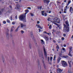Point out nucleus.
<instances>
[{
	"label": "nucleus",
	"mask_w": 73,
	"mask_h": 73,
	"mask_svg": "<svg viewBox=\"0 0 73 73\" xmlns=\"http://www.w3.org/2000/svg\"><path fill=\"white\" fill-rule=\"evenodd\" d=\"M12 24L13 25H15V22H12Z\"/></svg>",
	"instance_id": "nucleus-35"
},
{
	"label": "nucleus",
	"mask_w": 73,
	"mask_h": 73,
	"mask_svg": "<svg viewBox=\"0 0 73 73\" xmlns=\"http://www.w3.org/2000/svg\"><path fill=\"white\" fill-rule=\"evenodd\" d=\"M64 2H65V3H66V0L64 1Z\"/></svg>",
	"instance_id": "nucleus-57"
},
{
	"label": "nucleus",
	"mask_w": 73,
	"mask_h": 73,
	"mask_svg": "<svg viewBox=\"0 0 73 73\" xmlns=\"http://www.w3.org/2000/svg\"><path fill=\"white\" fill-rule=\"evenodd\" d=\"M64 32H68L69 31V28L67 27L65 24L64 25Z\"/></svg>",
	"instance_id": "nucleus-3"
},
{
	"label": "nucleus",
	"mask_w": 73,
	"mask_h": 73,
	"mask_svg": "<svg viewBox=\"0 0 73 73\" xmlns=\"http://www.w3.org/2000/svg\"><path fill=\"white\" fill-rule=\"evenodd\" d=\"M41 8H42V6L38 7V9H40L41 10Z\"/></svg>",
	"instance_id": "nucleus-28"
},
{
	"label": "nucleus",
	"mask_w": 73,
	"mask_h": 73,
	"mask_svg": "<svg viewBox=\"0 0 73 73\" xmlns=\"http://www.w3.org/2000/svg\"><path fill=\"white\" fill-rule=\"evenodd\" d=\"M66 9H67L66 8H64V11H66Z\"/></svg>",
	"instance_id": "nucleus-47"
},
{
	"label": "nucleus",
	"mask_w": 73,
	"mask_h": 73,
	"mask_svg": "<svg viewBox=\"0 0 73 73\" xmlns=\"http://www.w3.org/2000/svg\"><path fill=\"white\" fill-rule=\"evenodd\" d=\"M62 64L64 67H66L68 65L67 63H66V62L64 61H62Z\"/></svg>",
	"instance_id": "nucleus-4"
},
{
	"label": "nucleus",
	"mask_w": 73,
	"mask_h": 73,
	"mask_svg": "<svg viewBox=\"0 0 73 73\" xmlns=\"http://www.w3.org/2000/svg\"><path fill=\"white\" fill-rule=\"evenodd\" d=\"M71 3V1L70 0H68V3L67 4V5H69Z\"/></svg>",
	"instance_id": "nucleus-17"
},
{
	"label": "nucleus",
	"mask_w": 73,
	"mask_h": 73,
	"mask_svg": "<svg viewBox=\"0 0 73 73\" xmlns=\"http://www.w3.org/2000/svg\"><path fill=\"white\" fill-rule=\"evenodd\" d=\"M2 14V13L1 12V11H0V15H1Z\"/></svg>",
	"instance_id": "nucleus-53"
},
{
	"label": "nucleus",
	"mask_w": 73,
	"mask_h": 73,
	"mask_svg": "<svg viewBox=\"0 0 73 73\" xmlns=\"http://www.w3.org/2000/svg\"><path fill=\"white\" fill-rule=\"evenodd\" d=\"M63 35L64 37H65V36H66V34H64Z\"/></svg>",
	"instance_id": "nucleus-43"
},
{
	"label": "nucleus",
	"mask_w": 73,
	"mask_h": 73,
	"mask_svg": "<svg viewBox=\"0 0 73 73\" xmlns=\"http://www.w3.org/2000/svg\"><path fill=\"white\" fill-rule=\"evenodd\" d=\"M29 47L30 48V49H31V48H32V45H31V44H29Z\"/></svg>",
	"instance_id": "nucleus-27"
},
{
	"label": "nucleus",
	"mask_w": 73,
	"mask_h": 73,
	"mask_svg": "<svg viewBox=\"0 0 73 73\" xmlns=\"http://www.w3.org/2000/svg\"><path fill=\"white\" fill-rule=\"evenodd\" d=\"M54 20L55 21H58V20L59 21H60V19L58 18L57 17H56L54 19Z\"/></svg>",
	"instance_id": "nucleus-13"
},
{
	"label": "nucleus",
	"mask_w": 73,
	"mask_h": 73,
	"mask_svg": "<svg viewBox=\"0 0 73 73\" xmlns=\"http://www.w3.org/2000/svg\"><path fill=\"white\" fill-rule=\"evenodd\" d=\"M39 56L40 58H41L42 62H44V55H43V53L41 51H38Z\"/></svg>",
	"instance_id": "nucleus-2"
},
{
	"label": "nucleus",
	"mask_w": 73,
	"mask_h": 73,
	"mask_svg": "<svg viewBox=\"0 0 73 73\" xmlns=\"http://www.w3.org/2000/svg\"><path fill=\"white\" fill-rule=\"evenodd\" d=\"M44 1L45 3H46V4H48V3H49L50 1L48 0H44Z\"/></svg>",
	"instance_id": "nucleus-10"
},
{
	"label": "nucleus",
	"mask_w": 73,
	"mask_h": 73,
	"mask_svg": "<svg viewBox=\"0 0 73 73\" xmlns=\"http://www.w3.org/2000/svg\"><path fill=\"white\" fill-rule=\"evenodd\" d=\"M7 12L9 13H11V10H9Z\"/></svg>",
	"instance_id": "nucleus-32"
},
{
	"label": "nucleus",
	"mask_w": 73,
	"mask_h": 73,
	"mask_svg": "<svg viewBox=\"0 0 73 73\" xmlns=\"http://www.w3.org/2000/svg\"><path fill=\"white\" fill-rule=\"evenodd\" d=\"M21 33H22V34H23V33H24V31H23L22 30L21 31Z\"/></svg>",
	"instance_id": "nucleus-33"
},
{
	"label": "nucleus",
	"mask_w": 73,
	"mask_h": 73,
	"mask_svg": "<svg viewBox=\"0 0 73 73\" xmlns=\"http://www.w3.org/2000/svg\"><path fill=\"white\" fill-rule=\"evenodd\" d=\"M51 12H52V11H49L48 13H50Z\"/></svg>",
	"instance_id": "nucleus-54"
},
{
	"label": "nucleus",
	"mask_w": 73,
	"mask_h": 73,
	"mask_svg": "<svg viewBox=\"0 0 73 73\" xmlns=\"http://www.w3.org/2000/svg\"><path fill=\"white\" fill-rule=\"evenodd\" d=\"M71 62H72L71 61H70H70H69V60L68 61V63L69 64V66L70 68H71V66H72V64H71V63H71Z\"/></svg>",
	"instance_id": "nucleus-9"
},
{
	"label": "nucleus",
	"mask_w": 73,
	"mask_h": 73,
	"mask_svg": "<svg viewBox=\"0 0 73 73\" xmlns=\"http://www.w3.org/2000/svg\"><path fill=\"white\" fill-rule=\"evenodd\" d=\"M19 24H21V28H23V27H25V26H26V25H24L23 24L21 23H20Z\"/></svg>",
	"instance_id": "nucleus-11"
},
{
	"label": "nucleus",
	"mask_w": 73,
	"mask_h": 73,
	"mask_svg": "<svg viewBox=\"0 0 73 73\" xmlns=\"http://www.w3.org/2000/svg\"><path fill=\"white\" fill-rule=\"evenodd\" d=\"M60 60H61V58H60V57H59L58 58L57 62V63H59V62H60Z\"/></svg>",
	"instance_id": "nucleus-14"
},
{
	"label": "nucleus",
	"mask_w": 73,
	"mask_h": 73,
	"mask_svg": "<svg viewBox=\"0 0 73 73\" xmlns=\"http://www.w3.org/2000/svg\"><path fill=\"white\" fill-rule=\"evenodd\" d=\"M65 8H66L67 9V8H68V6H66Z\"/></svg>",
	"instance_id": "nucleus-56"
},
{
	"label": "nucleus",
	"mask_w": 73,
	"mask_h": 73,
	"mask_svg": "<svg viewBox=\"0 0 73 73\" xmlns=\"http://www.w3.org/2000/svg\"><path fill=\"white\" fill-rule=\"evenodd\" d=\"M64 58H68V56H63Z\"/></svg>",
	"instance_id": "nucleus-29"
},
{
	"label": "nucleus",
	"mask_w": 73,
	"mask_h": 73,
	"mask_svg": "<svg viewBox=\"0 0 73 73\" xmlns=\"http://www.w3.org/2000/svg\"><path fill=\"white\" fill-rule=\"evenodd\" d=\"M10 18H11V20H12V17H10Z\"/></svg>",
	"instance_id": "nucleus-55"
},
{
	"label": "nucleus",
	"mask_w": 73,
	"mask_h": 73,
	"mask_svg": "<svg viewBox=\"0 0 73 73\" xmlns=\"http://www.w3.org/2000/svg\"><path fill=\"white\" fill-rule=\"evenodd\" d=\"M38 30H39V32H40L41 31V29H38Z\"/></svg>",
	"instance_id": "nucleus-51"
},
{
	"label": "nucleus",
	"mask_w": 73,
	"mask_h": 73,
	"mask_svg": "<svg viewBox=\"0 0 73 73\" xmlns=\"http://www.w3.org/2000/svg\"><path fill=\"white\" fill-rule=\"evenodd\" d=\"M59 29H61V27H59Z\"/></svg>",
	"instance_id": "nucleus-59"
},
{
	"label": "nucleus",
	"mask_w": 73,
	"mask_h": 73,
	"mask_svg": "<svg viewBox=\"0 0 73 73\" xmlns=\"http://www.w3.org/2000/svg\"><path fill=\"white\" fill-rule=\"evenodd\" d=\"M71 38H73V35L72 36Z\"/></svg>",
	"instance_id": "nucleus-63"
},
{
	"label": "nucleus",
	"mask_w": 73,
	"mask_h": 73,
	"mask_svg": "<svg viewBox=\"0 0 73 73\" xmlns=\"http://www.w3.org/2000/svg\"><path fill=\"white\" fill-rule=\"evenodd\" d=\"M57 72L58 73H60V72H62V70L61 69L58 68L57 69Z\"/></svg>",
	"instance_id": "nucleus-8"
},
{
	"label": "nucleus",
	"mask_w": 73,
	"mask_h": 73,
	"mask_svg": "<svg viewBox=\"0 0 73 73\" xmlns=\"http://www.w3.org/2000/svg\"><path fill=\"white\" fill-rule=\"evenodd\" d=\"M55 22H56V23H58V24H60V20L59 19V21L58 20V21H53L52 22V23H54V24H55L56 25H57V23H55Z\"/></svg>",
	"instance_id": "nucleus-7"
},
{
	"label": "nucleus",
	"mask_w": 73,
	"mask_h": 73,
	"mask_svg": "<svg viewBox=\"0 0 73 73\" xmlns=\"http://www.w3.org/2000/svg\"><path fill=\"white\" fill-rule=\"evenodd\" d=\"M62 40H64V38L62 37Z\"/></svg>",
	"instance_id": "nucleus-50"
},
{
	"label": "nucleus",
	"mask_w": 73,
	"mask_h": 73,
	"mask_svg": "<svg viewBox=\"0 0 73 73\" xmlns=\"http://www.w3.org/2000/svg\"><path fill=\"white\" fill-rule=\"evenodd\" d=\"M13 28H14V27H13V26L11 29V32H12L13 31Z\"/></svg>",
	"instance_id": "nucleus-23"
},
{
	"label": "nucleus",
	"mask_w": 73,
	"mask_h": 73,
	"mask_svg": "<svg viewBox=\"0 0 73 73\" xmlns=\"http://www.w3.org/2000/svg\"><path fill=\"white\" fill-rule=\"evenodd\" d=\"M53 42H56V41H55V40H53Z\"/></svg>",
	"instance_id": "nucleus-58"
},
{
	"label": "nucleus",
	"mask_w": 73,
	"mask_h": 73,
	"mask_svg": "<svg viewBox=\"0 0 73 73\" xmlns=\"http://www.w3.org/2000/svg\"><path fill=\"white\" fill-rule=\"evenodd\" d=\"M66 24L68 27H69V23H68V21H66Z\"/></svg>",
	"instance_id": "nucleus-18"
},
{
	"label": "nucleus",
	"mask_w": 73,
	"mask_h": 73,
	"mask_svg": "<svg viewBox=\"0 0 73 73\" xmlns=\"http://www.w3.org/2000/svg\"><path fill=\"white\" fill-rule=\"evenodd\" d=\"M31 16H33V13H31Z\"/></svg>",
	"instance_id": "nucleus-48"
},
{
	"label": "nucleus",
	"mask_w": 73,
	"mask_h": 73,
	"mask_svg": "<svg viewBox=\"0 0 73 73\" xmlns=\"http://www.w3.org/2000/svg\"><path fill=\"white\" fill-rule=\"evenodd\" d=\"M56 49H59V47L57 45V46L56 47Z\"/></svg>",
	"instance_id": "nucleus-40"
},
{
	"label": "nucleus",
	"mask_w": 73,
	"mask_h": 73,
	"mask_svg": "<svg viewBox=\"0 0 73 73\" xmlns=\"http://www.w3.org/2000/svg\"><path fill=\"white\" fill-rule=\"evenodd\" d=\"M9 7H10V8H11V9H12V6H11V5H9Z\"/></svg>",
	"instance_id": "nucleus-44"
},
{
	"label": "nucleus",
	"mask_w": 73,
	"mask_h": 73,
	"mask_svg": "<svg viewBox=\"0 0 73 73\" xmlns=\"http://www.w3.org/2000/svg\"><path fill=\"white\" fill-rule=\"evenodd\" d=\"M15 9H19V5H17V6L15 7Z\"/></svg>",
	"instance_id": "nucleus-19"
},
{
	"label": "nucleus",
	"mask_w": 73,
	"mask_h": 73,
	"mask_svg": "<svg viewBox=\"0 0 73 73\" xmlns=\"http://www.w3.org/2000/svg\"><path fill=\"white\" fill-rule=\"evenodd\" d=\"M68 55H69V56H72V55H71V54H70V53H69L68 54Z\"/></svg>",
	"instance_id": "nucleus-49"
},
{
	"label": "nucleus",
	"mask_w": 73,
	"mask_h": 73,
	"mask_svg": "<svg viewBox=\"0 0 73 73\" xmlns=\"http://www.w3.org/2000/svg\"><path fill=\"white\" fill-rule=\"evenodd\" d=\"M4 11V9L3 8L1 9V11L2 12H3Z\"/></svg>",
	"instance_id": "nucleus-37"
},
{
	"label": "nucleus",
	"mask_w": 73,
	"mask_h": 73,
	"mask_svg": "<svg viewBox=\"0 0 73 73\" xmlns=\"http://www.w3.org/2000/svg\"><path fill=\"white\" fill-rule=\"evenodd\" d=\"M52 59H53V57H50V61H52Z\"/></svg>",
	"instance_id": "nucleus-31"
},
{
	"label": "nucleus",
	"mask_w": 73,
	"mask_h": 73,
	"mask_svg": "<svg viewBox=\"0 0 73 73\" xmlns=\"http://www.w3.org/2000/svg\"><path fill=\"white\" fill-rule=\"evenodd\" d=\"M64 13H66V11H64Z\"/></svg>",
	"instance_id": "nucleus-60"
},
{
	"label": "nucleus",
	"mask_w": 73,
	"mask_h": 73,
	"mask_svg": "<svg viewBox=\"0 0 73 73\" xmlns=\"http://www.w3.org/2000/svg\"><path fill=\"white\" fill-rule=\"evenodd\" d=\"M44 56L46 58V57H47V52H46V51L45 50V48H44Z\"/></svg>",
	"instance_id": "nucleus-5"
},
{
	"label": "nucleus",
	"mask_w": 73,
	"mask_h": 73,
	"mask_svg": "<svg viewBox=\"0 0 73 73\" xmlns=\"http://www.w3.org/2000/svg\"><path fill=\"white\" fill-rule=\"evenodd\" d=\"M44 12H45V11H42L41 12L42 15V16H44H44H47V14L46 13H44Z\"/></svg>",
	"instance_id": "nucleus-6"
},
{
	"label": "nucleus",
	"mask_w": 73,
	"mask_h": 73,
	"mask_svg": "<svg viewBox=\"0 0 73 73\" xmlns=\"http://www.w3.org/2000/svg\"><path fill=\"white\" fill-rule=\"evenodd\" d=\"M7 22L8 23H10V20H9V19H7Z\"/></svg>",
	"instance_id": "nucleus-26"
},
{
	"label": "nucleus",
	"mask_w": 73,
	"mask_h": 73,
	"mask_svg": "<svg viewBox=\"0 0 73 73\" xmlns=\"http://www.w3.org/2000/svg\"><path fill=\"white\" fill-rule=\"evenodd\" d=\"M63 50H65V48H64V47L62 48Z\"/></svg>",
	"instance_id": "nucleus-42"
},
{
	"label": "nucleus",
	"mask_w": 73,
	"mask_h": 73,
	"mask_svg": "<svg viewBox=\"0 0 73 73\" xmlns=\"http://www.w3.org/2000/svg\"><path fill=\"white\" fill-rule=\"evenodd\" d=\"M59 13H60L61 14L62 13V12L61 11H60Z\"/></svg>",
	"instance_id": "nucleus-61"
},
{
	"label": "nucleus",
	"mask_w": 73,
	"mask_h": 73,
	"mask_svg": "<svg viewBox=\"0 0 73 73\" xmlns=\"http://www.w3.org/2000/svg\"><path fill=\"white\" fill-rule=\"evenodd\" d=\"M40 21H37V24H39V23H40Z\"/></svg>",
	"instance_id": "nucleus-52"
},
{
	"label": "nucleus",
	"mask_w": 73,
	"mask_h": 73,
	"mask_svg": "<svg viewBox=\"0 0 73 73\" xmlns=\"http://www.w3.org/2000/svg\"><path fill=\"white\" fill-rule=\"evenodd\" d=\"M9 36V33L8 32L7 33V36Z\"/></svg>",
	"instance_id": "nucleus-45"
},
{
	"label": "nucleus",
	"mask_w": 73,
	"mask_h": 73,
	"mask_svg": "<svg viewBox=\"0 0 73 73\" xmlns=\"http://www.w3.org/2000/svg\"><path fill=\"white\" fill-rule=\"evenodd\" d=\"M19 29V27H17V29L15 30V32H17V31H18V29Z\"/></svg>",
	"instance_id": "nucleus-30"
},
{
	"label": "nucleus",
	"mask_w": 73,
	"mask_h": 73,
	"mask_svg": "<svg viewBox=\"0 0 73 73\" xmlns=\"http://www.w3.org/2000/svg\"><path fill=\"white\" fill-rule=\"evenodd\" d=\"M43 63V66L44 68L45 69H46V65H45V64H44V62Z\"/></svg>",
	"instance_id": "nucleus-16"
},
{
	"label": "nucleus",
	"mask_w": 73,
	"mask_h": 73,
	"mask_svg": "<svg viewBox=\"0 0 73 73\" xmlns=\"http://www.w3.org/2000/svg\"><path fill=\"white\" fill-rule=\"evenodd\" d=\"M72 65H73V62H72Z\"/></svg>",
	"instance_id": "nucleus-64"
},
{
	"label": "nucleus",
	"mask_w": 73,
	"mask_h": 73,
	"mask_svg": "<svg viewBox=\"0 0 73 73\" xmlns=\"http://www.w3.org/2000/svg\"><path fill=\"white\" fill-rule=\"evenodd\" d=\"M51 27H52V25H50L49 27V28L50 29H51Z\"/></svg>",
	"instance_id": "nucleus-38"
},
{
	"label": "nucleus",
	"mask_w": 73,
	"mask_h": 73,
	"mask_svg": "<svg viewBox=\"0 0 73 73\" xmlns=\"http://www.w3.org/2000/svg\"><path fill=\"white\" fill-rule=\"evenodd\" d=\"M56 55H54V58L53 59V60L54 61H55V59H56Z\"/></svg>",
	"instance_id": "nucleus-24"
},
{
	"label": "nucleus",
	"mask_w": 73,
	"mask_h": 73,
	"mask_svg": "<svg viewBox=\"0 0 73 73\" xmlns=\"http://www.w3.org/2000/svg\"><path fill=\"white\" fill-rule=\"evenodd\" d=\"M63 46H64V47H66V45L65 44H64L63 45Z\"/></svg>",
	"instance_id": "nucleus-46"
},
{
	"label": "nucleus",
	"mask_w": 73,
	"mask_h": 73,
	"mask_svg": "<svg viewBox=\"0 0 73 73\" xmlns=\"http://www.w3.org/2000/svg\"><path fill=\"white\" fill-rule=\"evenodd\" d=\"M27 9H31V7H28L27 8Z\"/></svg>",
	"instance_id": "nucleus-39"
},
{
	"label": "nucleus",
	"mask_w": 73,
	"mask_h": 73,
	"mask_svg": "<svg viewBox=\"0 0 73 73\" xmlns=\"http://www.w3.org/2000/svg\"><path fill=\"white\" fill-rule=\"evenodd\" d=\"M15 18L16 19H17V15L16 16H15Z\"/></svg>",
	"instance_id": "nucleus-41"
},
{
	"label": "nucleus",
	"mask_w": 73,
	"mask_h": 73,
	"mask_svg": "<svg viewBox=\"0 0 73 73\" xmlns=\"http://www.w3.org/2000/svg\"><path fill=\"white\" fill-rule=\"evenodd\" d=\"M25 11L26 13H25V15H21L19 17V19L21 21H23V22H27L26 20V18H25V16H26V14L28 12H29V10L28 9H26L25 10Z\"/></svg>",
	"instance_id": "nucleus-1"
},
{
	"label": "nucleus",
	"mask_w": 73,
	"mask_h": 73,
	"mask_svg": "<svg viewBox=\"0 0 73 73\" xmlns=\"http://www.w3.org/2000/svg\"><path fill=\"white\" fill-rule=\"evenodd\" d=\"M41 43H42V44H44V40H41Z\"/></svg>",
	"instance_id": "nucleus-21"
},
{
	"label": "nucleus",
	"mask_w": 73,
	"mask_h": 73,
	"mask_svg": "<svg viewBox=\"0 0 73 73\" xmlns=\"http://www.w3.org/2000/svg\"><path fill=\"white\" fill-rule=\"evenodd\" d=\"M3 23L4 24H6V21H3Z\"/></svg>",
	"instance_id": "nucleus-34"
},
{
	"label": "nucleus",
	"mask_w": 73,
	"mask_h": 73,
	"mask_svg": "<svg viewBox=\"0 0 73 73\" xmlns=\"http://www.w3.org/2000/svg\"><path fill=\"white\" fill-rule=\"evenodd\" d=\"M48 61L49 62V60H50V58L49 57H48Z\"/></svg>",
	"instance_id": "nucleus-36"
},
{
	"label": "nucleus",
	"mask_w": 73,
	"mask_h": 73,
	"mask_svg": "<svg viewBox=\"0 0 73 73\" xmlns=\"http://www.w3.org/2000/svg\"><path fill=\"white\" fill-rule=\"evenodd\" d=\"M47 34L48 35H49V33H47Z\"/></svg>",
	"instance_id": "nucleus-62"
},
{
	"label": "nucleus",
	"mask_w": 73,
	"mask_h": 73,
	"mask_svg": "<svg viewBox=\"0 0 73 73\" xmlns=\"http://www.w3.org/2000/svg\"><path fill=\"white\" fill-rule=\"evenodd\" d=\"M70 12H71L72 11V7H70Z\"/></svg>",
	"instance_id": "nucleus-22"
},
{
	"label": "nucleus",
	"mask_w": 73,
	"mask_h": 73,
	"mask_svg": "<svg viewBox=\"0 0 73 73\" xmlns=\"http://www.w3.org/2000/svg\"><path fill=\"white\" fill-rule=\"evenodd\" d=\"M31 37L32 39H33V34L32 33L31 34Z\"/></svg>",
	"instance_id": "nucleus-25"
},
{
	"label": "nucleus",
	"mask_w": 73,
	"mask_h": 73,
	"mask_svg": "<svg viewBox=\"0 0 73 73\" xmlns=\"http://www.w3.org/2000/svg\"><path fill=\"white\" fill-rule=\"evenodd\" d=\"M37 62H38V67H40V60H38Z\"/></svg>",
	"instance_id": "nucleus-15"
},
{
	"label": "nucleus",
	"mask_w": 73,
	"mask_h": 73,
	"mask_svg": "<svg viewBox=\"0 0 73 73\" xmlns=\"http://www.w3.org/2000/svg\"><path fill=\"white\" fill-rule=\"evenodd\" d=\"M44 38L45 39L46 41H47L49 40V38H48V37L45 36Z\"/></svg>",
	"instance_id": "nucleus-12"
},
{
	"label": "nucleus",
	"mask_w": 73,
	"mask_h": 73,
	"mask_svg": "<svg viewBox=\"0 0 73 73\" xmlns=\"http://www.w3.org/2000/svg\"><path fill=\"white\" fill-rule=\"evenodd\" d=\"M36 26H37L38 28H40V29H42L41 27L40 26V25H37Z\"/></svg>",
	"instance_id": "nucleus-20"
}]
</instances>
